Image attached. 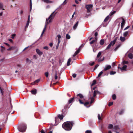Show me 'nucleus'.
<instances>
[{
    "label": "nucleus",
    "instance_id": "nucleus-1",
    "mask_svg": "<svg viewBox=\"0 0 133 133\" xmlns=\"http://www.w3.org/2000/svg\"><path fill=\"white\" fill-rule=\"evenodd\" d=\"M54 12L55 11L53 12L50 15L49 18H46L45 26L41 35V37H42V36L44 32L45 31L47 26L49 23L51 22L52 19L54 18L55 14L53 15V14Z\"/></svg>",
    "mask_w": 133,
    "mask_h": 133
},
{
    "label": "nucleus",
    "instance_id": "nucleus-2",
    "mask_svg": "<svg viewBox=\"0 0 133 133\" xmlns=\"http://www.w3.org/2000/svg\"><path fill=\"white\" fill-rule=\"evenodd\" d=\"M73 124L72 122H67L64 123L62 126L65 130H70L71 129Z\"/></svg>",
    "mask_w": 133,
    "mask_h": 133
},
{
    "label": "nucleus",
    "instance_id": "nucleus-3",
    "mask_svg": "<svg viewBox=\"0 0 133 133\" xmlns=\"http://www.w3.org/2000/svg\"><path fill=\"white\" fill-rule=\"evenodd\" d=\"M26 128V124H24L21 125L18 128V130L21 132H23L25 131Z\"/></svg>",
    "mask_w": 133,
    "mask_h": 133
},
{
    "label": "nucleus",
    "instance_id": "nucleus-4",
    "mask_svg": "<svg viewBox=\"0 0 133 133\" xmlns=\"http://www.w3.org/2000/svg\"><path fill=\"white\" fill-rule=\"evenodd\" d=\"M117 39V37H116L113 41H111L107 47L106 49H109L111 46H113L115 44Z\"/></svg>",
    "mask_w": 133,
    "mask_h": 133
},
{
    "label": "nucleus",
    "instance_id": "nucleus-5",
    "mask_svg": "<svg viewBox=\"0 0 133 133\" xmlns=\"http://www.w3.org/2000/svg\"><path fill=\"white\" fill-rule=\"evenodd\" d=\"M57 40L58 41V43L56 46V49H57L58 48L59 44L60 42V39L61 38V36L60 35H58L57 36Z\"/></svg>",
    "mask_w": 133,
    "mask_h": 133
},
{
    "label": "nucleus",
    "instance_id": "nucleus-6",
    "mask_svg": "<svg viewBox=\"0 0 133 133\" xmlns=\"http://www.w3.org/2000/svg\"><path fill=\"white\" fill-rule=\"evenodd\" d=\"M93 5L92 4H89L86 5L85 6V7L87 10L88 12H89L91 9Z\"/></svg>",
    "mask_w": 133,
    "mask_h": 133
},
{
    "label": "nucleus",
    "instance_id": "nucleus-7",
    "mask_svg": "<svg viewBox=\"0 0 133 133\" xmlns=\"http://www.w3.org/2000/svg\"><path fill=\"white\" fill-rule=\"evenodd\" d=\"M42 1L47 4L52 3L54 2V1L49 0H42Z\"/></svg>",
    "mask_w": 133,
    "mask_h": 133
},
{
    "label": "nucleus",
    "instance_id": "nucleus-8",
    "mask_svg": "<svg viewBox=\"0 0 133 133\" xmlns=\"http://www.w3.org/2000/svg\"><path fill=\"white\" fill-rule=\"evenodd\" d=\"M81 48L80 47H79L78 48V49L76 51L75 53L73 55V57L75 56L76 55H77L80 52V50Z\"/></svg>",
    "mask_w": 133,
    "mask_h": 133
},
{
    "label": "nucleus",
    "instance_id": "nucleus-9",
    "mask_svg": "<svg viewBox=\"0 0 133 133\" xmlns=\"http://www.w3.org/2000/svg\"><path fill=\"white\" fill-rule=\"evenodd\" d=\"M81 48L80 47H79L78 48V49L76 51L75 53L73 55V57L75 56L76 55H77L80 52V50Z\"/></svg>",
    "mask_w": 133,
    "mask_h": 133
},
{
    "label": "nucleus",
    "instance_id": "nucleus-10",
    "mask_svg": "<svg viewBox=\"0 0 133 133\" xmlns=\"http://www.w3.org/2000/svg\"><path fill=\"white\" fill-rule=\"evenodd\" d=\"M122 21L121 23V29H123L125 25V21L123 18L122 19Z\"/></svg>",
    "mask_w": 133,
    "mask_h": 133
},
{
    "label": "nucleus",
    "instance_id": "nucleus-11",
    "mask_svg": "<svg viewBox=\"0 0 133 133\" xmlns=\"http://www.w3.org/2000/svg\"><path fill=\"white\" fill-rule=\"evenodd\" d=\"M36 51L37 53L40 55H42L43 54V52L41 51L38 49H36Z\"/></svg>",
    "mask_w": 133,
    "mask_h": 133
},
{
    "label": "nucleus",
    "instance_id": "nucleus-12",
    "mask_svg": "<svg viewBox=\"0 0 133 133\" xmlns=\"http://www.w3.org/2000/svg\"><path fill=\"white\" fill-rule=\"evenodd\" d=\"M127 67V65H124L122 68H120V69L122 71H125L126 70Z\"/></svg>",
    "mask_w": 133,
    "mask_h": 133
},
{
    "label": "nucleus",
    "instance_id": "nucleus-13",
    "mask_svg": "<svg viewBox=\"0 0 133 133\" xmlns=\"http://www.w3.org/2000/svg\"><path fill=\"white\" fill-rule=\"evenodd\" d=\"M111 68V65H108L106 66V67L104 69L105 71H106L107 70H109Z\"/></svg>",
    "mask_w": 133,
    "mask_h": 133
},
{
    "label": "nucleus",
    "instance_id": "nucleus-14",
    "mask_svg": "<svg viewBox=\"0 0 133 133\" xmlns=\"http://www.w3.org/2000/svg\"><path fill=\"white\" fill-rule=\"evenodd\" d=\"M59 120V118L57 117L55 118V125H56L58 124Z\"/></svg>",
    "mask_w": 133,
    "mask_h": 133
},
{
    "label": "nucleus",
    "instance_id": "nucleus-15",
    "mask_svg": "<svg viewBox=\"0 0 133 133\" xmlns=\"http://www.w3.org/2000/svg\"><path fill=\"white\" fill-rule=\"evenodd\" d=\"M114 131H118L119 130V127L117 126H115L114 127Z\"/></svg>",
    "mask_w": 133,
    "mask_h": 133
},
{
    "label": "nucleus",
    "instance_id": "nucleus-16",
    "mask_svg": "<svg viewBox=\"0 0 133 133\" xmlns=\"http://www.w3.org/2000/svg\"><path fill=\"white\" fill-rule=\"evenodd\" d=\"M30 16L29 15L28 16V19L27 21V23H26V25L25 26V28H26L28 27V26L29 25V21H30Z\"/></svg>",
    "mask_w": 133,
    "mask_h": 133
},
{
    "label": "nucleus",
    "instance_id": "nucleus-17",
    "mask_svg": "<svg viewBox=\"0 0 133 133\" xmlns=\"http://www.w3.org/2000/svg\"><path fill=\"white\" fill-rule=\"evenodd\" d=\"M78 21H77L76 23L73 26V29L74 30H75L77 28L78 24Z\"/></svg>",
    "mask_w": 133,
    "mask_h": 133
},
{
    "label": "nucleus",
    "instance_id": "nucleus-18",
    "mask_svg": "<svg viewBox=\"0 0 133 133\" xmlns=\"http://www.w3.org/2000/svg\"><path fill=\"white\" fill-rule=\"evenodd\" d=\"M31 92L33 94L35 95L37 92V90L36 89L32 90L31 91Z\"/></svg>",
    "mask_w": 133,
    "mask_h": 133
},
{
    "label": "nucleus",
    "instance_id": "nucleus-19",
    "mask_svg": "<svg viewBox=\"0 0 133 133\" xmlns=\"http://www.w3.org/2000/svg\"><path fill=\"white\" fill-rule=\"evenodd\" d=\"M16 47L15 46H12L9 48L8 49H7L8 51H10L11 50H12L15 49L16 48Z\"/></svg>",
    "mask_w": 133,
    "mask_h": 133
},
{
    "label": "nucleus",
    "instance_id": "nucleus-20",
    "mask_svg": "<svg viewBox=\"0 0 133 133\" xmlns=\"http://www.w3.org/2000/svg\"><path fill=\"white\" fill-rule=\"evenodd\" d=\"M104 43V39H102L100 41L99 43L101 45H103Z\"/></svg>",
    "mask_w": 133,
    "mask_h": 133
},
{
    "label": "nucleus",
    "instance_id": "nucleus-21",
    "mask_svg": "<svg viewBox=\"0 0 133 133\" xmlns=\"http://www.w3.org/2000/svg\"><path fill=\"white\" fill-rule=\"evenodd\" d=\"M120 39L122 42H123L125 40V38L124 37L121 36L120 37Z\"/></svg>",
    "mask_w": 133,
    "mask_h": 133
},
{
    "label": "nucleus",
    "instance_id": "nucleus-22",
    "mask_svg": "<svg viewBox=\"0 0 133 133\" xmlns=\"http://www.w3.org/2000/svg\"><path fill=\"white\" fill-rule=\"evenodd\" d=\"M102 116V114H101V115H100L99 114L98 115V118L99 120H101V121L102 120V118H101V117Z\"/></svg>",
    "mask_w": 133,
    "mask_h": 133
},
{
    "label": "nucleus",
    "instance_id": "nucleus-23",
    "mask_svg": "<svg viewBox=\"0 0 133 133\" xmlns=\"http://www.w3.org/2000/svg\"><path fill=\"white\" fill-rule=\"evenodd\" d=\"M130 59L133 58V55L132 54L130 53L128 55Z\"/></svg>",
    "mask_w": 133,
    "mask_h": 133
},
{
    "label": "nucleus",
    "instance_id": "nucleus-24",
    "mask_svg": "<svg viewBox=\"0 0 133 133\" xmlns=\"http://www.w3.org/2000/svg\"><path fill=\"white\" fill-rule=\"evenodd\" d=\"M57 117L58 118H59L60 119L62 120L63 119V117L62 115H58Z\"/></svg>",
    "mask_w": 133,
    "mask_h": 133
},
{
    "label": "nucleus",
    "instance_id": "nucleus-25",
    "mask_svg": "<svg viewBox=\"0 0 133 133\" xmlns=\"http://www.w3.org/2000/svg\"><path fill=\"white\" fill-rule=\"evenodd\" d=\"M71 61V59L70 58H69L68 60V62L67 63V65L68 66H69L70 65V62Z\"/></svg>",
    "mask_w": 133,
    "mask_h": 133
},
{
    "label": "nucleus",
    "instance_id": "nucleus-26",
    "mask_svg": "<svg viewBox=\"0 0 133 133\" xmlns=\"http://www.w3.org/2000/svg\"><path fill=\"white\" fill-rule=\"evenodd\" d=\"M40 81V80L39 79H37L36 80L34 83H31L32 84L34 85L36 83H38V82H39Z\"/></svg>",
    "mask_w": 133,
    "mask_h": 133
},
{
    "label": "nucleus",
    "instance_id": "nucleus-27",
    "mask_svg": "<svg viewBox=\"0 0 133 133\" xmlns=\"http://www.w3.org/2000/svg\"><path fill=\"white\" fill-rule=\"evenodd\" d=\"M77 96L79 97L81 99H82L83 98V96L81 94H79L77 95Z\"/></svg>",
    "mask_w": 133,
    "mask_h": 133
},
{
    "label": "nucleus",
    "instance_id": "nucleus-28",
    "mask_svg": "<svg viewBox=\"0 0 133 133\" xmlns=\"http://www.w3.org/2000/svg\"><path fill=\"white\" fill-rule=\"evenodd\" d=\"M109 16H108L106 17V18L104 19V22L107 21H108V19H109Z\"/></svg>",
    "mask_w": 133,
    "mask_h": 133
},
{
    "label": "nucleus",
    "instance_id": "nucleus-29",
    "mask_svg": "<svg viewBox=\"0 0 133 133\" xmlns=\"http://www.w3.org/2000/svg\"><path fill=\"white\" fill-rule=\"evenodd\" d=\"M101 54H102V52L100 51L99 52L96 58H99L100 57V56H101Z\"/></svg>",
    "mask_w": 133,
    "mask_h": 133
},
{
    "label": "nucleus",
    "instance_id": "nucleus-30",
    "mask_svg": "<svg viewBox=\"0 0 133 133\" xmlns=\"http://www.w3.org/2000/svg\"><path fill=\"white\" fill-rule=\"evenodd\" d=\"M113 127V125L111 124H110L109 125L108 128L109 129H111Z\"/></svg>",
    "mask_w": 133,
    "mask_h": 133
},
{
    "label": "nucleus",
    "instance_id": "nucleus-31",
    "mask_svg": "<svg viewBox=\"0 0 133 133\" xmlns=\"http://www.w3.org/2000/svg\"><path fill=\"white\" fill-rule=\"evenodd\" d=\"M1 47L2 48L1 49V51L2 52H3L4 51V50L5 49V48L4 47L2 46H1Z\"/></svg>",
    "mask_w": 133,
    "mask_h": 133
},
{
    "label": "nucleus",
    "instance_id": "nucleus-32",
    "mask_svg": "<svg viewBox=\"0 0 133 133\" xmlns=\"http://www.w3.org/2000/svg\"><path fill=\"white\" fill-rule=\"evenodd\" d=\"M128 63V61H123L122 62V64L123 65H124L125 64H127Z\"/></svg>",
    "mask_w": 133,
    "mask_h": 133
},
{
    "label": "nucleus",
    "instance_id": "nucleus-33",
    "mask_svg": "<svg viewBox=\"0 0 133 133\" xmlns=\"http://www.w3.org/2000/svg\"><path fill=\"white\" fill-rule=\"evenodd\" d=\"M121 45L120 44H118L115 48L114 49L115 51H116L118 49L120 46Z\"/></svg>",
    "mask_w": 133,
    "mask_h": 133
},
{
    "label": "nucleus",
    "instance_id": "nucleus-34",
    "mask_svg": "<svg viewBox=\"0 0 133 133\" xmlns=\"http://www.w3.org/2000/svg\"><path fill=\"white\" fill-rule=\"evenodd\" d=\"M66 37L67 39H69L70 38V36L68 34H66Z\"/></svg>",
    "mask_w": 133,
    "mask_h": 133
},
{
    "label": "nucleus",
    "instance_id": "nucleus-35",
    "mask_svg": "<svg viewBox=\"0 0 133 133\" xmlns=\"http://www.w3.org/2000/svg\"><path fill=\"white\" fill-rule=\"evenodd\" d=\"M116 12V11H114L112 12H111L110 13L109 15L110 16H111L112 15H114V14H115Z\"/></svg>",
    "mask_w": 133,
    "mask_h": 133
},
{
    "label": "nucleus",
    "instance_id": "nucleus-36",
    "mask_svg": "<svg viewBox=\"0 0 133 133\" xmlns=\"http://www.w3.org/2000/svg\"><path fill=\"white\" fill-rule=\"evenodd\" d=\"M98 91L95 90L94 91V94L93 95V97H95V96H96V94H97V93L98 92Z\"/></svg>",
    "mask_w": 133,
    "mask_h": 133
},
{
    "label": "nucleus",
    "instance_id": "nucleus-37",
    "mask_svg": "<svg viewBox=\"0 0 133 133\" xmlns=\"http://www.w3.org/2000/svg\"><path fill=\"white\" fill-rule=\"evenodd\" d=\"M74 98H72L70 99L69 101V103H71L73 101Z\"/></svg>",
    "mask_w": 133,
    "mask_h": 133
},
{
    "label": "nucleus",
    "instance_id": "nucleus-38",
    "mask_svg": "<svg viewBox=\"0 0 133 133\" xmlns=\"http://www.w3.org/2000/svg\"><path fill=\"white\" fill-rule=\"evenodd\" d=\"M3 3L1 2H0V9L3 8Z\"/></svg>",
    "mask_w": 133,
    "mask_h": 133
},
{
    "label": "nucleus",
    "instance_id": "nucleus-39",
    "mask_svg": "<svg viewBox=\"0 0 133 133\" xmlns=\"http://www.w3.org/2000/svg\"><path fill=\"white\" fill-rule=\"evenodd\" d=\"M128 34V32H125L123 34V35L124 37H126L127 36Z\"/></svg>",
    "mask_w": 133,
    "mask_h": 133
},
{
    "label": "nucleus",
    "instance_id": "nucleus-40",
    "mask_svg": "<svg viewBox=\"0 0 133 133\" xmlns=\"http://www.w3.org/2000/svg\"><path fill=\"white\" fill-rule=\"evenodd\" d=\"M116 72H115L113 71H111L110 72V74L111 75H114L115 74H116Z\"/></svg>",
    "mask_w": 133,
    "mask_h": 133
},
{
    "label": "nucleus",
    "instance_id": "nucleus-41",
    "mask_svg": "<svg viewBox=\"0 0 133 133\" xmlns=\"http://www.w3.org/2000/svg\"><path fill=\"white\" fill-rule=\"evenodd\" d=\"M103 72L102 71H101L98 74V77H100L101 76V75L103 74Z\"/></svg>",
    "mask_w": 133,
    "mask_h": 133
},
{
    "label": "nucleus",
    "instance_id": "nucleus-42",
    "mask_svg": "<svg viewBox=\"0 0 133 133\" xmlns=\"http://www.w3.org/2000/svg\"><path fill=\"white\" fill-rule=\"evenodd\" d=\"M96 81L95 80H94L93 81V82L92 84L91 85L92 86L93 85H94V84H96Z\"/></svg>",
    "mask_w": 133,
    "mask_h": 133
},
{
    "label": "nucleus",
    "instance_id": "nucleus-43",
    "mask_svg": "<svg viewBox=\"0 0 133 133\" xmlns=\"http://www.w3.org/2000/svg\"><path fill=\"white\" fill-rule=\"evenodd\" d=\"M79 101L81 104H84L83 100L79 99Z\"/></svg>",
    "mask_w": 133,
    "mask_h": 133
},
{
    "label": "nucleus",
    "instance_id": "nucleus-44",
    "mask_svg": "<svg viewBox=\"0 0 133 133\" xmlns=\"http://www.w3.org/2000/svg\"><path fill=\"white\" fill-rule=\"evenodd\" d=\"M112 99L114 100L116 98V96L115 94H114L112 96Z\"/></svg>",
    "mask_w": 133,
    "mask_h": 133
},
{
    "label": "nucleus",
    "instance_id": "nucleus-45",
    "mask_svg": "<svg viewBox=\"0 0 133 133\" xmlns=\"http://www.w3.org/2000/svg\"><path fill=\"white\" fill-rule=\"evenodd\" d=\"M96 40H93L90 42V44H92L94 42H96Z\"/></svg>",
    "mask_w": 133,
    "mask_h": 133
},
{
    "label": "nucleus",
    "instance_id": "nucleus-46",
    "mask_svg": "<svg viewBox=\"0 0 133 133\" xmlns=\"http://www.w3.org/2000/svg\"><path fill=\"white\" fill-rule=\"evenodd\" d=\"M89 104V102H86L84 104V105L86 107H90V106H89L88 107L87 106V105H88Z\"/></svg>",
    "mask_w": 133,
    "mask_h": 133
},
{
    "label": "nucleus",
    "instance_id": "nucleus-47",
    "mask_svg": "<svg viewBox=\"0 0 133 133\" xmlns=\"http://www.w3.org/2000/svg\"><path fill=\"white\" fill-rule=\"evenodd\" d=\"M94 62H90L89 63V64L90 65H92L94 64Z\"/></svg>",
    "mask_w": 133,
    "mask_h": 133
},
{
    "label": "nucleus",
    "instance_id": "nucleus-48",
    "mask_svg": "<svg viewBox=\"0 0 133 133\" xmlns=\"http://www.w3.org/2000/svg\"><path fill=\"white\" fill-rule=\"evenodd\" d=\"M98 35V33L97 32H96L95 34V39L96 40L97 39V36Z\"/></svg>",
    "mask_w": 133,
    "mask_h": 133
},
{
    "label": "nucleus",
    "instance_id": "nucleus-49",
    "mask_svg": "<svg viewBox=\"0 0 133 133\" xmlns=\"http://www.w3.org/2000/svg\"><path fill=\"white\" fill-rule=\"evenodd\" d=\"M26 61L28 63H30L31 62V61L28 58L26 59Z\"/></svg>",
    "mask_w": 133,
    "mask_h": 133
},
{
    "label": "nucleus",
    "instance_id": "nucleus-50",
    "mask_svg": "<svg viewBox=\"0 0 133 133\" xmlns=\"http://www.w3.org/2000/svg\"><path fill=\"white\" fill-rule=\"evenodd\" d=\"M85 133H92V132L90 130H87L85 131Z\"/></svg>",
    "mask_w": 133,
    "mask_h": 133
},
{
    "label": "nucleus",
    "instance_id": "nucleus-51",
    "mask_svg": "<svg viewBox=\"0 0 133 133\" xmlns=\"http://www.w3.org/2000/svg\"><path fill=\"white\" fill-rule=\"evenodd\" d=\"M15 36H16L15 34H13L12 35L11 38H12L13 39V38H14V37Z\"/></svg>",
    "mask_w": 133,
    "mask_h": 133
},
{
    "label": "nucleus",
    "instance_id": "nucleus-52",
    "mask_svg": "<svg viewBox=\"0 0 133 133\" xmlns=\"http://www.w3.org/2000/svg\"><path fill=\"white\" fill-rule=\"evenodd\" d=\"M113 104V102H110L109 103L108 105L109 106H110L111 105H112Z\"/></svg>",
    "mask_w": 133,
    "mask_h": 133
},
{
    "label": "nucleus",
    "instance_id": "nucleus-53",
    "mask_svg": "<svg viewBox=\"0 0 133 133\" xmlns=\"http://www.w3.org/2000/svg\"><path fill=\"white\" fill-rule=\"evenodd\" d=\"M124 112V110H122L119 112V114H122Z\"/></svg>",
    "mask_w": 133,
    "mask_h": 133
},
{
    "label": "nucleus",
    "instance_id": "nucleus-54",
    "mask_svg": "<svg viewBox=\"0 0 133 133\" xmlns=\"http://www.w3.org/2000/svg\"><path fill=\"white\" fill-rule=\"evenodd\" d=\"M43 48L46 50H48L49 49L48 48L47 46H45Z\"/></svg>",
    "mask_w": 133,
    "mask_h": 133
},
{
    "label": "nucleus",
    "instance_id": "nucleus-55",
    "mask_svg": "<svg viewBox=\"0 0 133 133\" xmlns=\"http://www.w3.org/2000/svg\"><path fill=\"white\" fill-rule=\"evenodd\" d=\"M45 75L46 77H48V73L47 72H46L45 73Z\"/></svg>",
    "mask_w": 133,
    "mask_h": 133
},
{
    "label": "nucleus",
    "instance_id": "nucleus-56",
    "mask_svg": "<svg viewBox=\"0 0 133 133\" xmlns=\"http://www.w3.org/2000/svg\"><path fill=\"white\" fill-rule=\"evenodd\" d=\"M57 78H58V77L57 76L56 72L55 75V78L56 79H57Z\"/></svg>",
    "mask_w": 133,
    "mask_h": 133
},
{
    "label": "nucleus",
    "instance_id": "nucleus-57",
    "mask_svg": "<svg viewBox=\"0 0 133 133\" xmlns=\"http://www.w3.org/2000/svg\"><path fill=\"white\" fill-rule=\"evenodd\" d=\"M72 76L74 78H75L76 77V75L75 74L72 75Z\"/></svg>",
    "mask_w": 133,
    "mask_h": 133
},
{
    "label": "nucleus",
    "instance_id": "nucleus-58",
    "mask_svg": "<svg viewBox=\"0 0 133 133\" xmlns=\"http://www.w3.org/2000/svg\"><path fill=\"white\" fill-rule=\"evenodd\" d=\"M29 47V46L27 47H26V48H25L24 49V50H23V51H24L25 50H26L27 49H28Z\"/></svg>",
    "mask_w": 133,
    "mask_h": 133
},
{
    "label": "nucleus",
    "instance_id": "nucleus-59",
    "mask_svg": "<svg viewBox=\"0 0 133 133\" xmlns=\"http://www.w3.org/2000/svg\"><path fill=\"white\" fill-rule=\"evenodd\" d=\"M53 44L52 43H51L49 44V45L51 47H52L53 45Z\"/></svg>",
    "mask_w": 133,
    "mask_h": 133
},
{
    "label": "nucleus",
    "instance_id": "nucleus-60",
    "mask_svg": "<svg viewBox=\"0 0 133 133\" xmlns=\"http://www.w3.org/2000/svg\"><path fill=\"white\" fill-rule=\"evenodd\" d=\"M129 28V26H127L126 28H125L124 29V30H126L128 29V28Z\"/></svg>",
    "mask_w": 133,
    "mask_h": 133
},
{
    "label": "nucleus",
    "instance_id": "nucleus-61",
    "mask_svg": "<svg viewBox=\"0 0 133 133\" xmlns=\"http://www.w3.org/2000/svg\"><path fill=\"white\" fill-rule=\"evenodd\" d=\"M4 43L6 45H7L8 46H10V45L9 44H8V43Z\"/></svg>",
    "mask_w": 133,
    "mask_h": 133
},
{
    "label": "nucleus",
    "instance_id": "nucleus-62",
    "mask_svg": "<svg viewBox=\"0 0 133 133\" xmlns=\"http://www.w3.org/2000/svg\"><path fill=\"white\" fill-rule=\"evenodd\" d=\"M94 101V99L92 98L91 100V103H92Z\"/></svg>",
    "mask_w": 133,
    "mask_h": 133
},
{
    "label": "nucleus",
    "instance_id": "nucleus-63",
    "mask_svg": "<svg viewBox=\"0 0 133 133\" xmlns=\"http://www.w3.org/2000/svg\"><path fill=\"white\" fill-rule=\"evenodd\" d=\"M50 7V6L49 5H48L46 7V9H48V8H49Z\"/></svg>",
    "mask_w": 133,
    "mask_h": 133
},
{
    "label": "nucleus",
    "instance_id": "nucleus-64",
    "mask_svg": "<svg viewBox=\"0 0 133 133\" xmlns=\"http://www.w3.org/2000/svg\"><path fill=\"white\" fill-rule=\"evenodd\" d=\"M41 133H45V132H44V131L43 130H41Z\"/></svg>",
    "mask_w": 133,
    "mask_h": 133
}]
</instances>
